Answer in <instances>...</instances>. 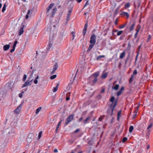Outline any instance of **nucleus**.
Listing matches in <instances>:
<instances>
[{"instance_id": "obj_56", "label": "nucleus", "mask_w": 153, "mask_h": 153, "mask_svg": "<svg viewBox=\"0 0 153 153\" xmlns=\"http://www.w3.org/2000/svg\"><path fill=\"white\" fill-rule=\"evenodd\" d=\"M123 37H124V36H120V40H122V39H123Z\"/></svg>"}, {"instance_id": "obj_64", "label": "nucleus", "mask_w": 153, "mask_h": 153, "mask_svg": "<svg viewBox=\"0 0 153 153\" xmlns=\"http://www.w3.org/2000/svg\"><path fill=\"white\" fill-rule=\"evenodd\" d=\"M74 142V141H69V143L70 144H72Z\"/></svg>"}, {"instance_id": "obj_6", "label": "nucleus", "mask_w": 153, "mask_h": 153, "mask_svg": "<svg viewBox=\"0 0 153 153\" xmlns=\"http://www.w3.org/2000/svg\"><path fill=\"white\" fill-rule=\"evenodd\" d=\"M63 36V33H61L59 34L57 37L56 41L57 42H60L62 39Z\"/></svg>"}, {"instance_id": "obj_45", "label": "nucleus", "mask_w": 153, "mask_h": 153, "mask_svg": "<svg viewBox=\"0 0 153 153\" xmlns=\"http://www.w3.org/2000/svg\"><path fill=\"white\" fill-rule=\"evenodd\" d=\"M17 42H18L17 41H16L14 42V45H13V47L15 48V47H16V45L17 43Z\"/></svg>"}, {"instance_id": "obj_2", "label": "nucleus", "mask_w": 153, "mask_h": 153, "mask_svg": "<svg viewBox=\"0 0 153 153\" xmlns=\"http://www.w3.org/2000/svg\"><path fill=\"white\" fill-rule=\"evenodd\" d=\"M49 30L51 32V34L50 35V40L49 42L48 47L47 48V51H49L50 48L52 47L53 43V40L54 39V35L53 34V31H51V29L49 28Z\"/></svg>"}, {"instance_id": "obj_8", "label": "nucleus", "mask_w": 153, "mask_h": 153, "mask_svg": "<svg viewBox=\"0 0 153 153\" xmlns=\"http://www.w3.org/2000/svg\"><path fill=\"white\" fill-rule=\"evenodd\" d=\"M72 11V9L71 8H69L68 11L67 15V16L66 18L67 22H68L69 20L71 13Z\"/></svg>"}, {"instance_id": "obj_11", "label": "nucleus", "mask_w": 153, "mask_h": 153, "mask_svg": "<svg viewBox=\"0 0 153 153\" xmlns=\"http://www.w3.org/2000/svg\"><path fill=\"white\" fill-rule=\"evenodd\" d=\"M24 25H22V26L21 27V28H20V29L19 30V33H18L19 35L20 36L21 35H22V34H23V33L24 32L23 29H24Z\"/></svg>"}, {"instance_id": "obj_44", "label": "nucleus", "mask_w": 153, "mask_h": 153, "mask_svg": "<svg viewBox=\"0 0 153 153\" xmlns=\"http://www.w3.org/2000/svg\"><path fill=\"white\" fill-rule=\"evenodd\" d=\"M151 35H149L148 36V37L147 39V42H148L151 39Z\"/></svg>"}, {"instance_id": "obj_60", "label": "nucleus", "mask_w": 153, "mask_h": 153, "mask_svg": "<svg viewBox=\"0 0 153 153\" xmlns=\"http://www.w3.org/2000/svg\"><path fill=\"white\" fill-rule=\"evenodd\" d=\"M105 91V89H102V90L101 91V93H102L104 92Z\"/></svg>"}, {"instance_id": "obj_28", "label": "nucleus", "mask_w": 153, "mask_h": 153, "mask_svg": "<svg viewBox=\"0 0 153 153\" xmlns=\"http://www.w3.org/2000/svg\"><path fill=\"white\" fill-rule=\"evenodd\" d=\"M135 25V24L134 23L131 25L130 28V31H131L133 29Z\"/></svg>"}, {"instance_id": "obj_57", "label": "nucleus", "mask_w": 153, "mask_h": 153, "mask_svg": "<svg viewBox=\"0 0 153 153\" xmlns=\"http://www.w3.org/2000/svg\"><path fill=\"white\" fill-rule=\"evenodd\" d=\"M19 97H20V98H21L22 96V94L21 93H20L19 94Z\"/></svg>"}, {"instance_id": "obj_52", "label": "nucleus", "mask_w": 153, "mask_h": 153, "mask_svg": "<svg viewBox=\"0 0 153 153\" xmlns=\"http://www.w3.org/2000/svg\"><path fill=\"white\" fill-rule=\"evenodd\" d=\"M76 75V74H75V76H74V79H73V81H72V80L71 81L70 83L71 84H72L73 83L74 80V79Z\"/></svg>"}, {"instance_id": "obj_4", "label": "nucleus", "mask_w": 153, "mask_h": 153, "mask_svg": "<svg viewBox=\"0 0 153 153\" xmlns=\"http://www.w3.org/2000/svg\"><path fill=\"white\" fill-rule=\"evenodd\" d=\"M96 36L94 34H92L90 38L89 42L90 43V44L92 43L95 44L96 42Z\"/></svg>"}, {"instance_id": "obj_63", "label": "nucleus", "mask_w": 153, "mask_h": 153, "mask_svg": "<svg viewBox=\"0 0 153 153\" xmlns=\"http://www.w3.org/2000/svg\"><path fill=\"white\" fill-rule=\"evenodd\" d=\"M58 128H56V130H55L56 133L57 132V131H58Z\"/></svg>"}, {"instance_id": "obj_24", "label": "nucleus", "mask_w": 153, "mask_h": 153, "mask_svg": "<svg viewBox=\"0 0 153 153\" xmlns=\"http://www.w3.org/2000/svg\"><path fill=\"white\" fill-rule=\"evenodd\" d=\"M130 6V4L129 3H127L125 5L124 8L125 9H126L127 8L129 7Z\"/></svg>"}, {"instance_id": "obj_54", "label": "nucleus", "mask_w": 153, "mask_h": 153, "mask_svg": "<svg viewBox=\"0 0 153 153\" xmlns=\"http://www.w3.org/2000/svg\"><path fill=\"white\" fill-rule=\"evenodd\" d=\"M70 94H70V92H68L66 94V96L68 97H70Z\"/></svg>"}, {"instance_id": "obj_17", "label": "nucleus", "mask_w": 153, "mask_h": 153, "mask_svg": "<svg viewBox=\"0 0 153 153\" xmlns=\"http://www.w3.org/2000/svg\"><path fill=\"white\" fill-rule=\"evenodd\" d=\"M94 45V44L92 43L90 44V45H89V48L87 51L88 52H89L91 50L92 48L93 47Z\"/></svg>"}, {"instance_id": "obj_15", "label": "nucleus", "mask_w": 153, "mask_h": 153, "mask_svg": "<svg viewBox=\"0 0 153 153\" xmlns=\"http://www.w3.org/2000/svg\"><path fill=\"white\" fill-rule=\"evenodd\" d=\"M32 13V11H30V10H29L27 13V14L25 18L26 19H27L29 17V15L31 16Z\"/></svg>"}, {"instance_id": "obj_51", "label": "nucleus", "mask_w": 153, "mask_h": 153, "mask_svg": "<svg viewBox=\"0 0 153 153\" xmlns=\"http://www.w3.org/2000/svg\"><path fill=\"white\" fill-rule=\"evenodd\" d=\"M137 73V71L136 70H135L133 72V74L134 75V74H136Z\"/></svg>"}, {"instance_id": "obj_22", "label": "nucleus", "mask_w": 153, "mask_h": 153, "mask_svg": "<svg viewBox=\"0 0 153 153\" xmlns=\"http://www.w3.org/2000/svg\"><path fill=\"white\" fill-rule=\"evenodd\" d=\"M99 73L97 72L94 73L93 74V76L95 78H97V77L99 75Z\"/></svg>"}, {"instance_id": "obj_42", "label": "nucleus", "mask_w": 153, "mask_h": 153, "mask_svg": "<svg viewBox=\"0 0 153 153\" xmlns=\"http://www.w3.org/2000/svg\"><path fill=\"white\" fill-rule=\"evenodd\" d=\"M62 121V120H61V121L59 122V123H58V124L57 125L56 128H59L60 125V124L61 123Z\"/></svg>"}, {"instance_id": "obj_7", "label": "nucleus", "mask_w": 153, "mask_h": 153, "mask_svg": "<svg viewBox=\"0 0 153 153\" xmlns=\"http://www.w3.org/2000/svg\"><path fill=\"white\" fill-rule=\"evenodd\" d=\"M33 80V79H32L30 81H29V80H27L25 82V84L23 85L22 88L25 87L28 85H31Z\"/></svg>"}, {"instance_id": "obj_13", "label": "nucleus", "mask_w": 153, "mask_h": 153, "mask_svg": "<svg viewBox=\"0 0 153 153\" xmlns=\"http://www.w3.org/2000/svg\"><path fill=\"white\" fill-rule=\"evenodd\" d=\"M120 15L122 16H126V17L128 18L129 17V15L128 13L126 12H123L120 14Z\"/></svg>"}, {"instance_id": "obj_19", "label": "nucleus", "mask_w": 153, "mask_h": 153, "mask_svg": "<svg viewBox=\"0 0 153 153\" xmlns=\"http://www.w3.org/2000/svg\"><path fill=\"white\" fill-rule=\"evenodd\" d=\"M122 111L121 110L119 111L117 113V120H119Z\"/></svg>"}, {"instance_id": "obj_36", "label": "nucleus", "mask_w": 153, "mask_h": 153, "mask_svg": "<svg viewBox=\"0 0 153 153\" xmlns=\"http://www.w3.org/2000/svg\"><path fill=\"white\" fill-rule=\"evenodd\" d=\"M105 57V56L104 55H100V56H98L97 58V59H100V58H102V57Z\"/></svg>"}, {"instance_id": "obj_55", "label": "nucleus", "mask_w": 153, "mask_h": 153, "mask_svg": "<svg viewBox=\"0 0 153 153\" xmlns=\"http://www.w3.org/2000/svg\"><path fill=\"white\" fill-rule=\"evenodd\" d=\"M118 22V19H117L115 20V25H117L118 24L117 23Z\"/></svg>"}, {"instance_id": "obj_58", "label": "nucleus", "mask_w": 153, "mask_h": 153, "mask_svg": "<svg viewBox=\"0 0 153 153\" xmlns=\"http://www.w3.org/2000/svg\"><path fill=\"white\" fill-rule=\"evenodd\" d=\"M66 100L67 101L69 100V99H70V97H68L66 96Z\"/></svg>"}, {"instance_id": "obj_31", "label": "nucleus", "mask_w": 153, "mask_h": 153, "mask_svg": "<svg viewBox=\"0 0 153 153\" xmlns=\"http://www.w3.org/2000/svg\"><path fill=\"white\" fill-rule=\"evenodd\" d=\"M90 117H87L84 121V123H86L90 119Z\"/></svg>"}, {"instance_id": "obj_53", "label": "nucleus", "mask_w": 153, "mask_h": 153, "mask_svg": "<svg viewBox=\"0 0 153 153\" xmlns=\"http://www.w3.org/2000/svg\"><path fill=\"white\" fill-rule=\"evenodd\" d=\"M15 48H13H13L12 49H11L10 51V52L11 53H12L13 52H14V51L15 50Z\"/></svg>"}, {"instance_id": "obj_41", "label": "nucleus", "mask_w": 153, "mask_h": 153, "mask_svg": "<svg viewBox=\"0 0 153 153\" xmlns=\"http://www.w3.org/2000/svg\"><path fill=\"white\" fill-rule=\"evenodd\" d=\"M153 126V124L152 123H151L148 127L147 128V129L148 130L150 128H151Z\"/></svg>"}, {"instance_id": "obj_43", "label": "nucleus", "mask_w": 153, "mask_h": 153, "mask_svg": "<svg viewBox=\"0 0 153 153\" xmlns=\"http://www.w3.org/2000/svg\"><path fill=\"white\" fill-rule=\"evenodd\" d=\"M87 27H88V24H87V23H86L85 24V25L83 29L87 30Z\"/></svg>"}, {"instance_id": "obj_40", "label": "nucleus", "mask_w": 153, "mask_h": 153, "mask_svg": "<svg viewBox=\"0 0 153 153\" xmlns=\"http://www.w3.org/2000/svg\"><path fill=\"white\" fill-rule=\"evenodd\" d=\"M127 140V138L126 137H123V140H122V141H123V143H124Z\"/></svg>"}, {"instance_id": "obj_23", "label": "nucleus", "mask_w": 153, "mask_h": 153, "mask_svg": "<svg viewBox=\"0 0 153 153\" xmlns=\"http://www.w3.org/2000/svg\"><path fill=\"white\" fill-rule=\"evenodd\" d=\"M42 109V107H39L36 110V114H38L40 111Z\"/></svg>"}, {"instance_id": "obj_20", "label": "nucleus", "mask_w": 153, "mask_h": 153, "mask_svg": "<svg viewBox=\"0 0 153 153\" xmlns=\"http://www.w3.org/2000/svg\"><path fill=\"white\" fill-rule=\"evenodd\" d=\"M125 52L124 51L122 53L120 54V58L121 59H123L125 56Z\"/></svg>"}, {"instance_id": "obj_50", "label": "nucleus", "mask_w": 153, "mask_h": 153, "mask_svg": "<svg viewBox=\"0 0 153 153\" xmlns=\"http://www.w3.org/2000/svg\"><path fill=\"white\" fill-rule=\"evenodd\" d=\"M42 134V132L41 131L39 133V134L38 136H39V138H40L41 137Z\"/></svg>"}, {"instance_id": "obj_37", "label": "nucleus", "mask_w": 153, "mask_h": 153, "mask_svg": "<svg viewBox=\"0 0 153 153\" xmlns=\"http://www.w3.org/2000/svg\"><path fill=\"white\" fill-rule=\"evenodd\" d=\"M87 32V30L83 29V35L85 36L86 33Z\"/></svg>"}, {"instance_id": "obj_18", "label": "nucleus", "mask_w": 153, "mask_h": 153, "mask_svg": "<svg viewBox=\"0 0 153 153\" xmlns=\"http://www.w3.org/2000/svg\"><path fill=\"white\" fill-rule=\"evenodd\" d=\"M134 77V75L133 74H132L131 76V77L129 80V83H131L133 81V78Z\"/></svg>"}, {"instance_id": "obj_47", "label": "nucleus", "mask_w": 153, "mask_h": 153, "mask_svg": "<svg viewBox=\"0 0 153 153\" xmlns=\"http://www.w3.org/2000/svg\"><path fill=\"white\" fill-rule=\"evenodd\" d=\"M89 5V4L88 3V1H87L86 2L84 5V7H87V6L88 5Z\"/></svg>"}, {"instance_id": "obj_46", "label": "nucleus", "mask_w": 153, "mask_h": 153, "mask_svg": "<svg viewBox=\"0 0 153 153\" xmlns=\"http://www.w3.org/2000/svg\"><path fill=\"white\" fill-rule=\"evenodd\" d=\"M97 78H94V79L93 80L92 82H93V83H95L97 82Z\"/></svg>"}, {"instance_id": "obj_26", "label": "nucleus", "mask_w": 153, "mask_h": 153, "mask_svg": "<svg viewBox=\"0 0 153 153\" xmlns=\"http://www.w3.org/2000/svg\"><path fill=\"white\" fill-rule=\"evenodd\" d=\"M134 129V127L133 126H131L129 128V131L130 132H131Z\"/></svg>"}, {"instance_id": "obj_29", "label": "nucleus", "mask_w": 153, "mask_h": 153, "mask_svg": "<svg viewBox=\"0 0 153 153\" xmlns=\"http://www.w3.org/2000/svg\"><path fill=\"white\" fill-rule=\"evenodd\" d=\"M119 86V85H118V84L116 85L114 87V89L115 90H117L118 89Z\"/></svg>"}, {"instance_id": "obj_33", "label": "nucleus", "mask_w": 153, "mask_h": 153, "mask_svg": "<svg viewBox=\"0 0 153 153\" xmlns=\"http://www.w3.org/2000/svg\"><path fill=\"white\" fill-rule=\"evenodd\" d=\"M137 27H138V28H137L136 30V33H138L140 29V26L139 25H138Z\"/></svg>"}, {"instance_id": "obj_35", "label": "nucleus", "mask_w": 153, "mask_h": 153, "mask_svg": "<svg viewBox=\"0 0 153 153\" xmlns=\"http://www.w3.org/2000/svg\"><path fill=\"white\" fill-rule=\"evenodd\" d=\"M114 100V97H111L110 99V101L111 102H113Z\"/></svg>"}, {"instance_id": "obj_21", "label": "nucleus", "mask_w": 153, "mask_h": 153, "mask_svg": "<svg viewBox=\"0 0 153 153\" xmlns=\"http://www.w3.org/2000/svg\"><path fill=\"white\" fill-rule=\"evenodd\" d=\"M39 78V75H37V76L36 77L35 79L33 81V82L35 84H37L38 83V80L37 79Z\"/></svg>"}, {"instance_id": "obj_14", "label": "nucleus", "mask_w": 153, "mask_h": 153, "mask_svg": "<svg viewBox=\"0 0 153 153\" xmlns=\"http://www.w3.org/2000/svg\"><path fill=\"white\" fill-rule=\"evenodd\" d=\"M108 73H107V72L104 73L103 72L102 73V75H101V78L103 79H105L107 77V76H108Z\"/></svg>"}, {"instance_id": "obj_49", "label": "nucleus", "mask_w": 153, "mask_h": 153, "mask_svg": "<svg viewBox=\"0 0 153 153\" xmlns=\"http://www.w3.org/2000/svg\"><path fill=\"white\" fill-rule=\"evenodd\" d=\"M58 89V88H57V87H55L54 88H53V92H56L57 90Z\"/></svg>"}, {"instance_id": "obj_10", "label": "nucleus", "mask_w": 153, "mask_h": 153, "mask_svg": "<svg viewBox=\"0 0 153 153\" xmlns=\"http://www.w3.org/2000/svg\"><path fill=\"white\" fill-rule=\"evenodd\" d=\"M22 104H21L16 109L14 110V111L17 114L19 113L22 107Z\"/></svg>"}, {"instance_id": "obj_3", "label": "nucleus", "mask_w": 153, "mask_h": 153, "mask_svg": "<svg viewBox=\"0 0 153 153\" xmlns=\"http://www.w3.org/2000/svg\"><path fill=\"white\" fill-rule=\"evenodd\" d=\"M116 105V103H113L111 104L110 107L108 108L107 110V113L108 114H111V115L112 116L113 114V111L114 108Z\"/></svg>"}, {"instance_id": "obj_27", "label": "nucleus", "mask_w": 153, "mask_h": 153, "mask_svg": "<svg viewBox=\"0 0 153 153\" xmlns=\"http://www.w3.org/2000/svg\"><path fill=\"white\" fill-rule=\"evenodd\" d=\"M126 25V24L122 25L119 26V28L120 29H121L125 27Z\"/></svg>"}, {"instance_id": "obj_1", "label": "nucleus", "mask_w": 153, "mask_h": 153, "mask_svg": "<svg viewBox=\"0 0 153 153\" xmlns=\"http://www.w3.org/2000/svg\"><path fill=\"white\" fill-rule=\"evenodd\" d=\"M54 5V3L51 4L47 8L46 15L47 16L51 17H53L55 12L57 11V8L56 7L52 9Z\"/></svg>"}, {"instance_id": "obj_5", "label": "nucleus", "mask_w": 153, "mask_h": 153, "mask_svg": "<svg viewBox=\"0 0 153 153\" xmlns=\"http://www.w3.org/2000/svg\"><path fill=\"white\" fill-rule=\"evenodd\" d=\"M73 118L74 116L73 115H69L65 120V125H68L69 123L73 119Z\"/></svg>"}, {"instance_id": "obj_32", "label": "nucleus", "mask_w": 153, "mask_h": 153, "mask_svg": "<svg viewBox=\"0 0 153 153\" xmlns=\"http://www.w3.org/2000/svg\"><path fill=\"white\" fill-rule=\"evenodd\" d=\"M104 116H101L99 118V120L102 121L104 117Z\"/></svg>"}, {"instance_id": "obj_39", "label": "nucleus", "mask_w": 153, "mask_h": 153, "mask_svg": "<svg viewBox=\"0 0 153 153\" xmlns=\"http://www.w3.org/2000/svg\"><path fill=\"white\" fill-rule=\"evenodd\" d=\"M71 34L73 36L72 40H74V37H75V33L74 32H72L71 33Z\"/></svg>"}, {"instance_id": "obj_34", "label": "nucleus", "mask_w": 153, "mask_h": 153, "mask_svg": "<svg viewBox=\"0 0 153 153\" xmlns=\"http://www.w3.org/2000/svg\"><path fill=\"white\" fill-rule=\"evenodd\" d=\"M56 75H54L51 76L50 77V79H55V78H56Z\"/></svg>"}, {"instance_id": "obj_61", "label": "nucleus", "mask_w": 153, "mask_h": 153, "mask_svg": "<svg viewBox=\"0 0 153 153\" xmlns=\"http://www.w3.org/2000/svg\"><path fill=\"white\" fill-rule=\"evenodd\" d=\"M53 152H58L57 149H55L54 150Z\"/></svg>"}, {"instance_id": "obj_30", "label": "nucleus", "mask_w": 153, "mask_h": 153, "mask_svg": "<svg viewBox=\"0 0 153 153\" xmlns=\"http://www.w3.org/2000/svg\"><path fill=\"white\" fill-rule=\"evenodd\" d=\"M123 33V31L122 30L119 31L118 32L117 35V36H119L121 35L122 33Z\"/></svg>"}, {"instance_id": "obj_25", "label": "nucleus", "mask_w": 153, "mask_h": 153, "mask_svg": "<svg viewBox=\"0 0 153 153\" xmlns=\"http://www.w3.org/2000/svg\"><path fill=\"white\" fill-rule=\"evenodd\" d=\"M7 7V5L6 4H4V6L2 8V12L4 13V11L6 10V8Z\"/></svg>"}, {"instance_id": "obj_16", "label": "nucleus", "mask_w": 153, "mask_h": 153, "mask_svg": "<svg viewBox=\"0 0 153 153\" xmlns=\"http://www.w3.org/2000/svg\"><path fill=\"white\" fill-rule=\"evenodd\" d=\"M10 45H6L3 46V50L6 51L7 50L10 48Z\"/></svg>"}, {"instance_id": "obj_9", "label": "nucleus", "mask_w": 153, "mask_h": 153, "mask_svg": "<svg viewBox=\"0 0 153 153\" xmlns=\"http://www.w3.org/2000/svg\"><path fill=\"white\" fill-rule=\"evenodd\" d=\"M58 68V64L57 63H56L55 65L53 66V70L51 71V74H54L56 71L57 69Z\"/></svg>"}, {"instance_id": "obj_12", "label": "nucleus", "mask_w": 153, "mask_h": 153, "mask_svg": "<svg viewBox=\"0 0 153 153\" xmlns=\"http://www.w3.org/2000/svg\"><path fill=\"white\" fill-rule=\"evenodd\" d=\"M124 88L123 86L121 87L119 91L117 92V96H120L122 93V91L124 90Z\"/></svg>"}, {"instance_id": "obj_38", "label": "nucleus", "mask_w": 153, "mask_h": 153, "mask_svg": "<svg viewBox=\"0 0 153 153\" xmlns=\"http://www.w3.org/2000/svg\"><path fill=\"white\" fill-rule=\"evenodd\" d=\"M26 78L27 75L26 74H24L22 79L23 81H25L26 80Z\"/></svg>"}, {"instance_id": "obj_62", "label": "nucleus", "mask_w": 153, "mask_h": 153, "mask_svg": "<svg viewBox=\"0 0 153 153\" xmlns=\"http://www.w3.org/2000/svg\"><path fill=\"white\" fill-rule=\"evenodd\" d=\"M76 152V149H75L74 150L72 151L71 153H75Z\"/></svg>"}, {"instance_id": "obj_59", "label": "nucleus", "mask_w": 153, "mask_h": 153, "mask_svg": "<svg viewBox=\"0 0 153 153\" xmlns=\"http://www.w3.org/2000/svg\"><path fill=\"white\" fill-rule=\"evenodd\" d=\"M137 34H138V33H135V34L134 35V36L135 38H137Z\"/></svg>"}, {"instance_id": "obj_48", "label": "nucleus", "mask_w": 153, "mask_h": 153, "mask_svg": "<svg viewBox=\"0 0 153 153\" xmlns=\"http://www.w3.org/2000/svg\"><path fill=\"white\" fill-rule=\"evenodd\" d=\"M119 31L117 29H116V30H113L112 31V34L113 35H114V32H118V31Z\"/></svg>"}]
</instances>
